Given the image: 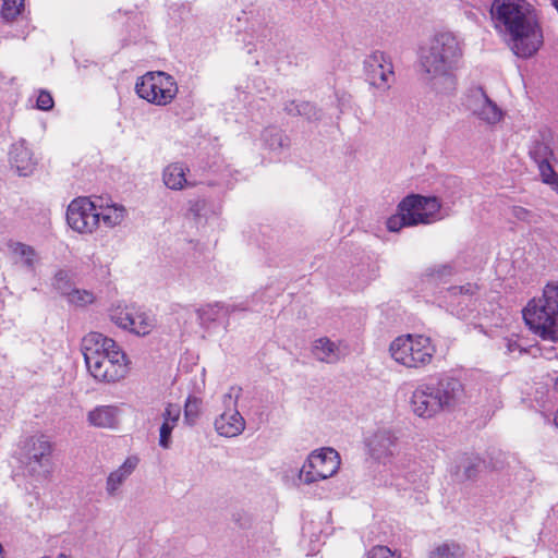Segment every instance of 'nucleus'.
I'll return each instance as SVG.
<instances>
[{
    "label": "nucleus",
    "instance_id": "nucleus-16",
    "mask_svg": "<svg viewBox=\"0 0 558 558\" xmlns=\"http://www.w3.org/2000/svg\"><path fill=\"white\" fill-rule=\"evenodd\" d=\"M397 436L389 429H378L366 438V446L371 456L385 461L392 457L397 449Z\"/></svg>",
    "mask_w": 558,
    "mask_h": 558
},
{
    "label": "nucleus",
    "instance_id": "nucleus-21",
    "mask_svg": "<svg viewBox=\"0 0 558 558\" xmlns=\"http://www.w3.org/2000/svg\"><path fill=\"white\" fill-rule=\"evenodd\" d=\"M181 416V408L178 404L169 403L163 413V422L159 429V446L169 449L171 446V434Z\"/></svg>",
    "mask_w": 558,
    "mask_h": 558
},
{
    "label": "nucleus",
    "instance_id": "nucleus-45",
    "mask_svg": "<svg viewBox=\"0 0 558 558\" xmlns=\"http://www.w3.org/2000/svg\"><path fill=\"white\" fill-rule=\"evenodd\" d=\"M480 464H481V461L477 458L468 460L466 464L463 466L464 468L463 473H464L465 478L471 480V478L475 477L478 472Z\"/></svg>",
    "mask_w": 558,
    "mask_h": 558
},
{
    "label": "nucleus",
    "instance_id": "nucleus-23",
    "mask_svg": "<svg viewBox=\"0 0 558 558\" xmlns=\"http://www.w3.org/2000/svg\"><path fill=\"white\" fill-rule=\"evenodd\" d=\"M8 247L9 251L19 258L27 269L33 270L35 268V265L38 262V255L32 246L22 242L10 241L8 243Z\"/></svg>",
    "mask_w": 558,
    "mask_h": 558
},
{
    "label": "nucleus",
    "instance_id": "nucleus-8",
    "mask_svg": "<svg viewBox=\"0 0 558 558\" xmlns=\"http://www.w3.org/2000/svg\"><path fill=\"white\" fill-rule=\"evenodd\" d=\"M341 465L339 452L330 447L313 450L304 461L299 478L302 483L311 485L336 475Z\"/></svg>",
    "mask_w": 558,
    "mask_h": 558
},
{
    "label": "nucleus",
    "instance_id": "nucleus-20",
    "mask_svg": "<svg viewBox=\"0 0 558 558\" xmlns=\"http://www.w3.org/2000/svg\"><path fill=\"white\" fill-rule=\"evenodd\" d=\"M10 162L11 166L15 168L17 174L23 177L33 173L36 166L32 151L26 146L25 142H17L12 145Z\"/></svg>",
    "mask_w": 558,
    "mask_h": 558
},
{
    "label": "nucleus",
    "instance_id": "nucleus-35",
    "mask_svg": "<svg viewBox=\"0 0 558 558\" xmlns=\"http://www.w3.org/2000/svg\"><path fill=\"white\" fill-rule=\"evenodd\" d=\"M454 267L450 263L435 265L426 269V276L442 279L453 274Z\"/></svg>",
    "mask_w": 558,
    "mask_h": 558
},
{
    "label": "nucleus",
    "instance_id": "nucleus-43",
    "mask_svg": "<svg viewBox=\"0 0 558 558\" xmlns=\"http://www.w3.org/2000/svg\"><path fill=\"white\" fill-rule=\"evenodd\" d=\"M53 105H54L53 98L50 95V93H48L46 90H41L37 97V102H36L37 108L40 110L47 111V110L52 109Z\"/></svg>",
    "mask_w": 558,
    "mask_h": 558
},
{
    "label": "nucleus",
    "instance_id": "nucleus-4",
    "mask_svg": "<svg viewBox=\"0 0 558 558\" xmlns=\"http://www.w3.org/2000/svg\"><path fill=\"white\" fill-rule=\"evenodd\" d=\"M523 318L536 336L558 342V280L546 283L542 296L527 303Z\"/></svg>",
    "mask_w": 558,
    "mask_h": 558
},
{
    "label": "nucleus",
    "instance_id": "nucleus-47",
    "mask_svg": "<svg viewBox=\"0 0 558 558\" xmlns=\"http://www.w3.org/2000/svg\"><path fill=\"white\" fill-rule=\"evenodd\" d=\"M234 520L241 527H245L250 523V519L246 515L241 514V513L234 514Z\"/></svg>",
    "mask_w": 558,
    "mask_h": 558
},
{
    "label": "nucleus",
    "instance_id": "nucleus-14",
    "mask_svg": "<svg viewBox=\"0 0 558 558\" xmlns=\"http://www.w3.org/2000/svg\"><path fill=\"white\" fill-rule=\"evenodd\" d=\"M430 384L437 395V400L442 411L451 410L465 400L464 385L457 378L444 377Z\"/></svg>",
    "mask_w": 558,
    "mask_h": 558
},
{
    "label": "nucleus",
    "instance_id": "nucleus-44",
    "mask_svg": "<svg viewBox=\"0 0 558 558\" xmlns=\"http://www.w3.org/2000/svg\"><path fill=\"white\" fill-rule=\"evenodd\" d=\"M511 215L515 219L522 220V221H525V222H532L533 218H534V215H533L532 211H530L529 209H526L524 207H521V206H513L511 208Z\"/></svg>",
    "mask_w": 558,
    "mask_h": 558
},
{
    "label": "nucleus",
    "instance_id": "nucleus-27",
    "mask_svg": "<svg viewBox=\"0 0 558 558\" xmlns=\"http://www.w3.org/2000/svg\"><path fill=\"white\" fill-rule=\"evenodd\" d=\"M464 550L456 542H445L437 545L429 554V558H463Z\"/></svg>",
    "mask_w": 558,
    "mask_h": 558
},
{
    "label": "nucleus",
    "instance_id": "nucleus-48",
    "mask_svg": "<svg viewBox=\"0 0 558 558\" xmlns=\"http://www.w3.org/2000/svg\"><path fill=\"white\" fill-rule=\"evenodd\" d=\"M490 399H492V403L493 404H497L498 403L499 395H498L497 390L493 389L492 395H490Z\"/></svg>",
    "mask_w": 558,
    "mask_h": 558
},
{
    "label": "nucleus",
    "instance_id": "nucleus-12",
    "mask_svg": "<svg viewBox=\"0 0 558 558\" xmlns=\"http://www.w3.org/2000/svg\"><path fill=\"white\" fill-rule=\"evenodd\" d=\"M366 81L373 87L387 90L393 81V65L388 56L384 52L375 51L364 61Z\"/></svg>",
    "mask_w": 558,
    "mask_h": 558
},
{
    "label": "nucleus",
    "instance_id": "nucleus-37",
    "mask_svg": "<svg viewBox=\"0 0 558 558\" xmlns=\"http://www.w3.org/2000/svg\"><path fill=\"white\" fill-rule=\"evenodd\" d=\"M24 9V2H3L1 15L5 21L14 20Z\"/></svg>",
    "mask_w": 558,
    "mask_h": 558
},
{
    "label": "nucleus",
    "instance_id": "nucleus-19",
    "mask_svg": "<svg viewBox=\"0 0 558 558\" xmlns=\"http://www.w3.org/2000/svg\"><path fill=\"white\" fill-rule=\"evenodd\" d=\"M246 423L238 410L223 411L215 420V429L222 437H236L245 429Z\"/></svg>",
    "mask_w": 558,
    "mask_h": 558
},
{
    "label": "nucleus",
    "instance_id": "nucleus-17",
    "mask_svg": "<svg viewBox=\"0 0 558 558\" xmlns=\"http://www.w3.org/2000/svg\"><path fill=\"white\" fill-rule=\"evenodd\" d=\"M140 463L136 456L128 457L124 462L109 473L106 480V493L109 497L119 495L125 481L133 474Z\"/></svg>",
    "mask_w": 558,
    "mask_h": 558
},
{
    "label": "nucleus",
    "instance_id": "nucleus-1",
    "mask_svg": "<svg viewBox=\"0 0 558 558\" xmlns=\"http://www.w3.org/2000/svg\"><path fill=\"white\" fill-rule=\"evenodd\" d=\"M490 17L495 28L509 36L515 56L530 58L543 45V32L529 2H492Z\"/></svg>",
    "mask_w": 558,
    "mask_h": 558
},
{
    "label": "nucleus",
    "instance_id": "nucleus-2",
    "mask_svg": "<svg viewBox=\"0 0 558 558\" xmlns=\"http://www.w3.org/2000/svg\"><path fill=\"white\" fill-rule=\"evenodd\" d=\"M463 56V43L451 32L436 34L427 47L421 49L422 70L435 81L439 93H451L456 88L453 70Z\"/></svg>",
    "mask_w": 558,
    "mask_h": 558
},
{
    "label": "nucleus",
    "instance_id": "nucleus-15",
    "mask_svg": "<svg viewBox=\"0 0 558 558\" xmlns=\"http://www.w3.org/2000/svg\"><path fill=\"white\" fill-rule=\"evenodd\" d=\"M312 353L319 362L336 364L349 354V347L342 340L332 341L327 337H320L313 342Z\"/></svg>",
    "mask_w": 558,
    "mask_h": 558
},
{
    "label": "nucleus",
    "instance_id": "nucleus-38",
    "mask_svg": "<svg viewBox=\"0 0 558 558\" xmlns=\"http://www.w3.org/2000/svg\"><path fill=\"white\" fill-rule=\"evenodd\" d=\"M401 555L397 551H392L389 547L377 545L372 547L367 554L366 558H400Z\"/></svg>",
    "mask_w": 558,
    "mask_h": 558
},
{
    "label": "nucleus",
    "instance_id": "nucleus-40",
    "mask_svg": "<svg viewBox=\"0 0 558 558\" xmlns=\"http://www.w3.org/2000/svg\"><path fill=\"white\" fill-rule=\"evenodd\" d=\"M265 141L268 143L270 148H280L286 145V137L278 130H269L264 135Z\"/></svg>",
    "mask_w": 558,
    "mask_h": 558
},
{
    "label": "nucleus",
    "instance_id": "nucleus-11",
    "mask_svg": "<svg viewBox=\"0 0 558 558\" xmlns=\"http://www.w3.org/2000/svg\"><path fill=\"white\" fill-rule=\"evenodd\" d=\"M66 222L80 234H92L99 227L98 208L88 197H77L68 206Z\"/></svg>",
    "mask_w": 558,
    "mask_h": 558
},
{
    "label": "nucleus",
    "instance_id": "nucleus-39",
    "mask_svg": "<svg viewBox=\"0 0 558 558\" xmlns=\"http://www.w3.org/2000/svg\"><path fill=\"white\" fill-rule=\"evenodd\" d=\"M53 287L65 295L71 288L69 274L64 270H59L53 278Z\"/></svg>",
    "mask_w": 558,
    "mask_h": 558
},
{
    "label": "nucleus",
    "instance_id": "nucleus-28",
    "mask_svg": "<svg viewBox=\"0 0 558 558\" xmlns=\"http://www.w3.org/2000/svg\"><path fill=\"white\" fill-rule=\"evenodd\" d=\"M477 291V286L474 283H465L462 286H453L447 289L446 299L451 306L454 305L456 299L462 296L463 300H469Z\"/></svg>",
    "mask_w": 558,
    "mask_h": 558
},
{
    "label": "nucleus",
    "instance_id": "nucleus-18",
    "mask_svg": "<svg viewBox=\"0 0 558 558\" xmlns=\"http://www.w3.org/2000/svg\"><path fill=\"white\" fill-rule=\"evenodd\" d=\"M121 410L117 405H97L87 412V423L96 428H116L119 425Z\"/></svg>",
    "mask_w": 558,
    "mask_h": 558
},
{
    "label": "nucleus",
    "instance_id": "nucleus-41",
    "mask_svg": "<svg viewBox=\"0 0 558 558\" xmlns=\"http://www.w3.org/2000/svg\"><path fill=\"white\" fill-rule=\"evenodd\" d=\"M502 345L506 348V353L510 356L521 355L525 350L513 338H504Z\"/></svg>",
    "mask_w": 558,
    "mask_h": 558
},
{
    "label": "nucleus",
    "instance_id": "nucleus-49",
    "mask_svg": "<svg viewBox=\"0 0 558 558\" xmlns=\"http://www.w3.org/2000/svg\"><path fill=\"white\" fill-rule=\"evenodd\" d=\"M555 424L557 425L558 427V410L556 411V415H555Z\"/></svg>",
    "mask_w": 558,
    "mask_h": 558
},
{
    "label": "nucleus",
    "instance_id": "nucleus-24",
    "mask_svg": "<svg viewBox=\"0 0 558 558\" xmlns=\"http://www.w3.org/2000/svg\"><path fill=\"white\" fill-rule=\"evenodd\" d=\"M154 328L155 318L151 315L145 312H137L134 308L132 310L130 327H128V330L137 336H146L150 333Z\"/></svg>",
    "mask_w": 558,
    "mask_h": 558
},
{
    "label": "nucleus",
    "instance_id": "nucleus-29",
    "mask_svg": "<svg viewBox=\"0 0 558 558\" xmlns=\"http://www.w3.org/2000/svg\"><path fill=\"white\" fill-rule=\"evenodd\" d=\"M133 307L129 306H116L110 311V319L118 327L128 329L130 327L131 314Z\"/></svg>",
    "mask_w": 558,
    "mask_h": 558
},
{
    "label": "nucleus",
    "instance_id": "nucleus-3",
    "mask_svg": "<svg viewBox=\"0 0 558 558\" xmlns=\"http://www.w3.org/2000/svg\"><path fill=\"white\" fill-rule=\"evenodd\" d=\"M81 351L87 371L96 381L113 384L128 376L130 361L113 339L89 332L82 339Z\"/></svg>",
    "mask_w": 558,
    "mask_h": 558
},
{
    "label": "nucleus",
    "instance_id": "nucleus-13",
    "mask_svg": "<svg viewBox=\"0 0 558 558\" xmlns=\"http://www.w3.org/2000/svg\"><path fill=\"white\" fill-rule=\"evenodd\" d=\"M430 383L418 385L412 392L410 405L412 412L422 418L435 417L442 411Z\"/></svg>",
    "mask_w": 558,
    "mask_h": 558
},
{
    "label": "nucleus",
    "instance_id": "nucleus-46",
    "mask_svg": "<svg viewBox=\"0 0 558 558\" xmlns=\"http://www.w3.org/2000/svg\"><path fill=\"white\" fill-rule=\"evenodd\" d=\"M300 102L294 100L288 101L284 106V111L290 116H299Z\"/></svg>",
    "mask_w": 558,
    "mask_h": 558
},
{
    "label": "nucleus",
    "instance_id": "nucleus-36",
    "mask_svg": "<svg viewBox=\"0 0 558 558\" xmlns=\"http://www.w3.org/2000/svg\"><path fill=\"white\" fill-rule=\"evenodd\" d=\"M219 310L220 305L218 303L207 304L197 310V316L202 323L214 322L218 316Z\"/></svg>",
    "mask_w": 558,
    "mask_h": 558
},
{
    "label": "nucleus",
    "instance_id": "nucleus-5",
    "mask_svg": "<svg viewBox=\"0 0 558 558\" xmlns=\"http://www.w3.org/2000/svg\"><path fill=\"white\" fill-rule=\"evenodd\" d=\"M436 352L430 338L423 335L397 337L389 345L391 359L407 368H422L430 364Z\"/></svg>",
    "mask_w": 558,
    "mask_h": 558
},
{
    "label": "nucleus",
    "instance_id": "nucleus-30",
    "mask_svg": "<svg viewBox=\"0 0 558 558\" xmlns=\"http://www.w3.org/2000/svg\"><path fill=\"white\" fill-rule=\"evenodd\" d=\"M65 295L70 303L77 306H85L95 301L94 293L87 290L70 289Z\"/></svg>",
    "mask_w": 558,
    "mask_h": 558
},
{
    "label": "nucleus",
    "instance_id": "nucleus-10",
    "mask_svg": "<svg viewBox=\"0 0 558 558\" xmlns=\"http://www.w3.org/2000/svg\"><path fill=\"white\" fill-rule=\"evenodd\" d=\"M465 106L478 124L486 129L493 130L505 120L506 112L482 88L470 92Z\"/></svg>",
    "mask_w": 558,
    "mask_h": 558
},
{
    "label": "nucleus",
    "instance_id": "nucleus-42",
    "mask_svg": "<svg viewBox=\"0 0 558 558\" xmlns=\"http://www.w3.org/2000/svg\"><path fill=\"white\" fill-rule=\"evenodd\" d=\"M299 116H303L308 120L319 119V112L314 105L307 101L300 102Z\"/></svg>",
    "mask_w": 558,
    "mask_h": 558
},
{
    "label": "nucleus",
    "instance_id": "nucleus-33",
    "mask_svg": "<svg viewBox=\"0 0 558 558\" xmlns=\"http://www.w3.org/2000/svg\"><path fill=\"white\" fill-rule=\"evenodd\" d=\"M201 410V400L196 397L190 396L184 404L185 420L192 424L197 418Z\"/></svg>",
    "mask_w": 558,
    "mask_h": 558
},
{
    "label": "nucleus",
    "instance_id": "nucleus-7",
    "mask_svg": "<svg viewBox=\"0 0 558 558\" xmlns=\"http://www.w3.org/2000/svg\"><path fill=\"white\" fill-rule=\"evenodd\" d=\"M135 92L149 104L163 107L173 101L179 88L172 75L162 71H150L137 80Z\"/></svg>",
    "mask_w": 558,
    "mask_h": 558
},
{
    "label": "nucleus",
    "instance_id": "nucleus-31",
    "mask_svg": "<svg viewBox=\"0 0 558 558\" xmlns=\"http://www.w3.org/2000/svg\"><path fill=\"white\" fill-rule=\"evenodd\" d=\"M542 182L551 186L554 190L558 189V174L549 162L537 165Z\"/></svg>",
    "mask_w": 558,
    "mask_h": 558
},
{
    "label": "nucleus",
    "instance_id": "nucleus-34",
    "mask_svg": "<svg viewBox=\"0 0 558 558\" xmlns=\"http://www.w3.org/2000/svg\"><path fill=\"white\" fill-rule=\"evenodd\" d=\"M386 227L391 232H398L403 227H413L407 218L405 211H399L387 219Z\"/></svg>",
    "mask_w": 558,
    "mask_h": 558
},
{
    "label": "nucleus",
    "instance_id": "nucleus-32",
    "mask_svg": "<svg viewBox=\"0 0 558 558\" xmlns=\"http://www.w3.org/2000/svg\"><path fill=\"white\" fill-rule=\"evenodd\" d=\"M241 392V387L231 386L228 388V390L222 395V404L225 407V411L238 410V401Z\"/></svg>",
    "mask_w": 558,
    "mask_h": 558
},
{
    "label": "nucleus",
    "instance_id": "nucleus-9",
    "mask_svg": "<svg viewBox=\"0 0 558 558\" xmlns=\"http://www.w3.org/2000/svg\"><path fill=\"white\" fill-rule=\"evenodd\" d=\"M441 202L435 196L412 194L398 205V211H405L412 226L430 225L441 219Z\"/></svg>",
    "mask_w": 558,
    "mask_h": 558
},
{
    "label": "nucleus",
    "instance_id": "nucleus-26",
    "mask_svg": "<svg viewBox=\"0 0 558 558\" xmlns=\"http://www.w3.org/2000/svg\"><path fill=\"white\" fill-rule=\"evenodd\" d=\"M99 215V221L102 220V222L109 227L113 228L116 226H119L122 223V221L126 217V209L122 205L112 204L108 205L106 207H101V209H98Z\"/></svg>",
    "mask_w": 558,
    "mask_h": 558
},
{
    "label": "nucleus",
    "instance_id": "nucleus-50",
    "mask_svg": "<svg viewBox=\"0 0 558 558\" xmlns=\"http://www.w3.org/2000/svg\"><path fill=\"white\" fill-rule=\"evenodd\" d=\"M555 389L558 391V378L555 381Z\"/></svg>",
    "mask_w": 558,
    "mask_h": 558
},
{
    "label": "nucleus",
    "instance_id": "nucleus-25",
    "mask_svg": "<svg viewBox=\"0 0 558 558\" xmlns=\"http://www.w3.org/2000/svg\"><path fill=\"white\" fill-rule=\"evenodd\" d=\"M529 155L536 165L549 162L554 157L549 142L544 136L537 137L532 142Z\"/></svg>",
    "mask_w": 558,
    "mask_h": 558
},
{
    "label": "nucleus",
    "instance_id": "nucleus-6",
    "mask_svg": "<svg viewBox=\"0 0 558 558\" xmlns=\"http://www.w3.org/2000/svg\"><path fill=\"white\" fill-rule=\"evenodd\" d=\"M52 446L45 435L28 437L20 453V462L27 475L37 481L46 480L51 469Z\"/></svg>",
    "mask_w": 558,
    "mask_h": 558
},
{
    "label": "nucleus",
    "instance_id": "nucleus-22",
    "mask_svg": "<svg viewBox=\"0 0 558 558\" xmlns=\"http://www.w3.org/2000/svg\"><path fill=\"white\" fill-rule=\"evenodd\" d=\"M189 168L181 162H172L162 171V181L165 185L174 191H181L189 186L186 173Z\"/></svg>",
    "mask_w": 558,
    "mask_h": 558
}]
</instances>
